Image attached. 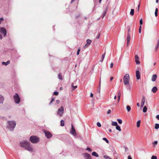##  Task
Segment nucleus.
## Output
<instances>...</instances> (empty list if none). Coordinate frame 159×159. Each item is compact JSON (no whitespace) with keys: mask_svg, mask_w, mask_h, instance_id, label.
<instances>
[{"mask_svg":"<svg viewBox=\"0 0 159 159\" xmlns=\"http://www.w3.org/2000/svg\"><path fill=\"white\" fill-rule=\"evenodd\" d=\"M100 33H99L98 34L96 38H97V39H99L100 38Z\"/></svg>","mask_w":159,"mask_h":159,"instance_id":"nucleus-48","label":"nucleus"},{"mask_svg":"<svg viewBox=\"0 0 159 159\" xmlns=\"http://www.w3.org/2000/svg\"><path fill=\"white\" fill-rule=\"evenodd\" d=\"M102 139L103 140L105 141L107 143H109V141L106 138H104Z\"/></svg>","mask_w":159,"mask_h":159,"instance_id":"nucleus-33","label":"nucleus"},{"mask_svg":"<svg viewBox=\"0 0 159 159\" xmlns=\"http://www.w3.org/2000/svg\"><path fill=\"white\" fill-rule=\"evenodd\" d=\"M13 98L16 103L18 104L20 103V99L17 93H16L13 96Z\"/></svg>","mask_w":159,"mask_h":159,"instance_id":"nucleus-4","label":"nucleus"},{"mask_svg":"<svg viewBox=\"0 0 159 159\" xmlns=\"http://www.w3.org/2000/svg\"><path fill=\"white\" fill-rule=\"evenodd\" d=\"M125 151H128V148H126V147H125Z\"/></svg>","mask_w":159,"mask_h":159,"instance_id":"nucleus-63","label":"nucleus"},{"mask_svg":"<svg viewBox=\"0 0 159 159\" xmlns=\"http://www.w3.org/2000/svg\"><path fill=\"white\" fill-rule=\"evenodd\" d=\"M118 97H120L121 96V92L120 91H119L118 92Z\"/></svg>","mask_w":159,"mask_h":159,"instance_id":"nucleus-39","label":"nucleus"},{"mask_svg":"<svg viewBox=\"0 0 159 159\" xmlns=\"http://www.w3.org/2000/svg\"><path fill=\"white\" fill-rule=\"evenodd\" d=\"M4 20V19L3 18H0V24H1V22L2 21Z\"/></svg>","mask_w":159,"mask_h":159,"instance_id":"nucleus-47","label":"nucleus"},{"mask_svg":"<svg viewBox=\"0 0 159 159\" xmlns=\"http://www.w3.org/2000/svg\"><path fill=\"white\" fill-rule=\"evenodd\" d=\"M155 14L156 16H157L158 15L157 12H155Z\"/></svg>","mask_w":159,"mask_h":159,"instance_id":"nucleus-58","label":"nucleus"},{"mask_svg":"<svg viewBox=\"0 0 159 159\" xmlns=\"http://www.w3.org/2000/svg\"><path fill=\"white\" fill-rule=\"evenodd\" d=\"M144 104V103H141V107H143Z\"/></svg>","mask_w":159,"mask_h":159,"instance_id":"nucleus-53","label":"nucleus"},{"mask_svg":"<svg viewBox=\"0 0 159 159\" xmlns=\"http://www.w3.org/2000/svg\"><path fill=\"white\" fill-rule=\"evenodd\" d=\"M4 100L3 97L0 94V103H2Z\"/></svg>","mask_w":159,"mask_h":159,"instance_id":"nucleus-14","label":"nucleus"},{"mask_svg":"<svg viewBox=\"0 0 159 159\" xmlns=\"http://www.w3.org/2000/svg\"><path fill=\"white\" fill-rule=\"evenodd\" d=\"M158 89L157 87L156 86L154 87L152 89V91L153 93H155L157 91Z\"/></svg>","mask_w":159,"mask_h":159,"instance_id":"nucleus-13","label":"nucleus"},{"mask_svg":"<svg viewBox=\"0 0 159 159\" xmlns=\"http://www.w3.org/2000/svg\"><path fill=\"white\" fill-rule=\"evenodd\" d=\"M44 132L45 134L46 137L48 139L51 138L52 136V134L49 131H44Z\"/></svg>","mask_w":159,"mask_h":159,"instance_id":"nucleus-7","label":"nucleus"},{"mask_svg":"<svg viewBox=\"0 0 159 159\" xmlns=\"http://www.w3.org/2000/svg\"><path fill=\"white\" fill-rule=\"evenodd\" d=\"M111 112V110H108L107 112V114H109Z\"/></svg>","mask_w":159,"mask_h":159,"instance_id":"nucleus-52","label":"nucleus"},{"mask_svg":"<svg viewBox=\"0 0 159 159\" xmlns=\"http://www.w3.org/2000/svg\"><path fill=\"white\" fill-rule=\"evenodd\" d=\"M58 78L60 80H62V76L61 75V73H59L58 74Z\"/></svg>","mask_w":159,"mask_h":159,"instance_id":"nucleus-32","label":"nucleus"},{"mask_svg":"<svg viewBox=\"0 0 159 159\" xmlns=\"http://www.w3.org/2000/svg\"><path fill=\"white\" fill-rule=\"evenodd\" d=\"M158 142L157 141H155L154 142L152 143V144L154 145V146L157 145V144Z\"/></svg>","mask_w":159,"mask_h":159,"instance_id":"nucleus-34","label":"nucleus"},{"mask_svg":"<svg viewBox=\"0 0 159 159\" xmlns=\"http://www.w3.org/2000/svg\"><path fill=\"white\" fill-rule=\"evenodd\" d=\"M128 159H132V158H131V157L130 156H128Z\"/></svg>","mask_w":159,"mask_h":159,"instance_id":"nucleus-59","label":"nucleus"},{"mask_svg":"<svg viewBox=\"0 0 159 159\" xmlns=\"http://www.w3.org/2000/svg\"><path fill=\"white\" fill-rule=\"evenodd\" d=\"M129 75L128 74H126L124 78V83L125 85L129 84Z\"/></svg>","mask_w":159,"mask_h":159,"instance_id":"nucleus-5","label":"nucleus"},{"mask_svg":"<svg viewBox=\"0 0 159 159\" xmlns=\"http://www.w3.org/2000/svg\"><path fill=\"white\" fill-rule=\"evenodd\" d=\"M158 11V9L157 8H156L155 10V12H157Z\"/></svg>","mask_w":159,"mask_h":159,"instance_id":"nucleus-62","label":"nucleus"},{"mask_svg":"<svg viewBox=\"0 0 159 159\" xmlns=\"http://www.w3.org/2000/svg\"><path fill=\"white\" fill-rule=\"evenodd\" d=\"M54 101V98H52L51 100L49 103V104H51L52 103V102H53Z\"/></svg>","mask_w":159,"mask_h":159,"instance_id":"nucleus-45","label":"nucleus"},{"mask_svg":"<svg viewBox=\"0 0 159 159\" xmlns=\"http://www.w3.org/2000/svg\"><path fill=\"white\" fill-rule=\"evenodd\" d=\"M8 127L10 130L13 129L15 128L16 125V123L15 121H8Z\"/></svg>","mask_w":159,"mask_h":159,"instance_id":"nucleus-2","label":"nucleus"},{"mask_svg":"<svg viewBox=\"0 0 159 159\" xmlns=\"http://www.w3.org/2000/svg\"><path fill=\"white\" fill-rule=\"evenodd\" d=\"M136 76L137 79H138V80L140 78L139 71L138 70H136Z\"/></svg>","mask_w":159,"mask_h":159,"instance_id":"nucleus-11","label":"nucleus"},{"mask_svg":"<svg viewBox=\"0 0 159 159\" xmlns=\"http://www.w3.org/2000/svg\"><path fill=\"white\" fill-rule=\"evenodd\" d=\"M127 41L128 42V43L129 42L130 40V36L129 33H128L127 34Z\"/></svg>","mask_w":159,"mask_h":159,"instance_id":"nucleus-19","label":"nucleus"},{"mask_svg":"<svg viewBox=\"0 0 159 159\" xmlns=\"http://www.w3.org/2000/svg\"><path fill=\"white\" fill-rule=\"evenodd\" d=\"M64 110L63 107L61 106L57 111V115L60 117L62 116L64 113Z\"/></svg>","mask_w":159,"mask_h":159,"instance_id":"nucleus-6","label":"nucleus"},{"mask_svg":"<svg viewBox=\"0 0 159 159\" xmlns=\"http://www.w3.org/2000/svg\"><path fill=\"white\" fill-rule=\"evenodd\" d=\"M2 39V35L0 34V39Z\"/></svg>","mask_w":159,"mask_h":159,"instance_id":"nucleus-64","label":"nucleus"},{"mask_svg":"<svg viewBox=\"0 0 159 159\" xmlns=\"http://www.w3.org/2000/svg\"><path fill=\"white\" fill-rule=\"evenodd\" d=\"M116 129L119 131H120L121 130L120 127L118 125L116 127Z\"/></svg>","mask_w":159,"mask_h":159,"instance_id":"nucleus-23","label":"nucleus"},{"mask_svg":"<svg viewBox=\"0 0 159 159\" xmlns=\"http://www.w3.org/2000/svg\"><path fill=\"white\" fill-rule=\"evenodd\" d=\"M100 87H101V81H100V82H99V89H98V90H99V93H100Z\"/></svg>","mask_w":159,"mask_h":159,"instance_id":"nucleus-43","label":"nucleus"},{"mask_svg":"<svg viewBox=\"0 0 159 159\" xmlns=\"http://www.w3.org/2000/svg\"><path fill=\"white\" fill-rule=\"evenodd\" d=\"M89 45H88V44L86 43V44L84 46V48H87Z\"/></svg>","mask_w":159,"mask_h":159,"instance_id":"nucleus-46","label":"nucleus"},{"mask_svg":"<svg viewBox=\"0 0 159 159\" xmlns=\"http://www.w3.org/2000/svg\"><path fill=\"white\" fill-rule=\"evenodd\" d=\"M86 42H87V43L88 44V45H89L91 43L92 41L89 39H88L87 40Z\"/></svg>","mask_w":159,"mask_h":159,"instance_id":"nucleus-25","label":"nucleus"},{"mask_svg":"<svg viewBox=\"0 0 159 159\" xmlns=\"http://www.w3.org/2000/svg\"><path fill=\"white\" fill-rule=\"evenodd\" d=\"M126 109L128 112H129L131 110V107L130 106H127L126 107Z\"/></svg>","mask_w":159,"mask_h":159,"instance_id":"nucleus-30","label":"nucleus"},{"mask_svg":"<svg viewBox=\"0 0 159 159\" xmlns=\"http://www.w3.org/2000/svg\"><path fill=\"white\" fill-rule=\"evenodd\" d=\"M134 9H131L130 11V14L131 16H133L134 15Z\"/></svg>","mask_w":159,"mask_h":159,"instance_id":"nucleus-20","label":"nucleus"},{"mask_svg":"<svg viewBox=\"0 0 159 159\" xmlns=\"http://www.w3.org/2000/svg\"><path fill=\"white\" fill-rule=\"evenodd\" d=\"M140 120H139L137 122V127H139L140 126Z\"/></svg>","mask_w":159,"mask_h":159,"instance_id":"nucleus-26","label":"nucleus"},{"mask_svg":"<svg viewBox=\"0 0 159 159\" xmlns=\"http://www.w3.org/2000/svg\"><path fill=\"white\" fill-rule=\"evenodd\" d=\"M113 64L112 63H111L110 64V67L111 68H112L113 66Z\"/></svg>","mask_w":159,"mask_h":159,"instance_id":"nucleus-54","label":"nucleus"},{"mask_svg":"<svg viewBox=\"0 0 159 159\" xmlns=\"http://www.w3.org/2000/svg\"><path fill=\"white\" fill-rule=\"evenodd\" d=\"M157 157L155 156H152L151 157V159H157Z\"/></svg>","mask_w":159,"mask_h":159,"instance_id":"nucleus-38","label":"nucleus"},{"mask_svg":"<svg viewBox=\"0 0 159 159\" xmlns=\"http://www.w3.org/2000/svg\"><path fill=\"white\" fill-rule=\"evenodd\" d=\"M10 63V61H8L6 62H5L4 61H3L2 62V64L3 65H5V66H7Z\"/></svg>","mask_w":159,"mask_h":159,"instance_id":"nucleus-16","label":"nucleus"},{"mask_svg":"<svg viewBox=\"0 0 159 159\" xmlns=\"http://www.w3.org/2000/svg\"><path fill=\"white\" fill-rule=\"evenodd\" d=\"M90 96L91 97H93V94L92 93H91Z\"/></svg>","mask_w":159,"mask_h":159,"instance_id":"nucleus-60","label":"nucleus"},{"mask_svg":"<svg viewBox=\"0 0 159 159\" xmlns=\"http://www.w3.org/2000/svg\"><path fill=\"white\" fill-rule=\"evenodd\" d=\"M0 32L1 34H2L4 36H5L6 35V30L3 27H1L0 29Z\"/></svg>","mask_w":159,"mask_h":159,"instance_id":"nucleus-9","label":"nucleus"},{"mask_svg":"<svg viewBox=\"0 0 159 159\" xmlns=\"http://www.w3.org/2000/svg\"><path fill=\"white\" fill-rule=\"evenodd\" d=\"M139 56L137 55H136L135 56V60L139 59Z\"/></svg>","mask_w":159,"mask_h":159,"instance_id":"nucleus-49","label":"nucleus"},{"mask_svg":"<svg viewBox=\"0 0 159 159\" xmlns=\"http://www.w3.org/2000/svg\"><path fill=\"white\" fill-rule=\"evenodd\" d=\"M107 10H105L104 11H103V14L102 15V18H103L105 16V15L106 13H107Z\"/></svg>","mask_w":159,"mask_h":159,"instance_id":"nucleus-22","label":"nucleus"},{"mask_svg":"<svg viewBox=\"0 0 159 159\" xmlns=\"http://www.w3.org/2000/svg\"><path fill=\"white\" fill-rule=\"evenodd\" d=\"M155 128L156 129H157L159 128V124H156L155 125Z\"/></svg>","mask_w":159,"mask_h":159,"instance_id":"nucleus-29","label":"nucleus"},{"mask_svg":"<svg viewBox=\"0 0 159 159\" xmlns=\"http://www.w3.org/2000/svg\"><path fill=\"white\" fill-rule=\"evenodd\" d=\"M135 62L137 65H139L140 63V62L138 59L135 60Z\"/></svg>","mask_w":159,"mask_h":159,"instance_id":"nucleus-36","label":"nucleus"},{"mask_svg":"<svg viewBox=\"0 0 159 159\" xmlns=\"http://www.w3.org/2000/svg\"><path fill=\"white\" fill-rule=\"evenodd\" d=\"M30 140L32 143H36L39 141V139L36 136H31L30 138Z\"/></svg>","mask_w":159,"mask_h":159,"instance_id":"nucleus-3","label":"nucleus"},{"mask_svg":"<svg viewBox=\"0 0 159 159\" xmlns=\"http://www.w3.org/2000/svg\"><path fill=\"white\" fill-rule=\"evenodd\" d=\"M86 150H88L89 151H91V149L89 148H87L86 149Z\"/></svg>","mask_w":159,"mask_h":159,"instance_id":"nucleus-50","label":"nucleus"},{"mask_svg":"<svg viewBox=\"0 0 159 159\" xmlns=\"http://www.w3.org/2000/svg\"><path fill=\"white\" fill-rule=\"evenodd\" d=\"M159 46V39L158 40L157 45L155 47V51L157 52Z\"/></svg>","mask_w":159,"mask_h":159,"instance_id":"nucleus-15","label":"nucleus"},{"mask_svg":"<svg viewBox=\"0 0 159 159\" xmlns=\"http://www.w3.org/2000/svg\"><path fill=\"white\" fill-rule=\"evenodd\" d=\"M156 118L158 120H159V115H157L156 116Z\"/></svg>","mask_w":159,"mask_h":159,"instance_id":"nucleus-57","label":"nucleus"},{"mask_svg":"<svg viewBox=\"0 0 159 159\" xmlns=\"http://www.w3.org/2000/svg\"><path fill=\"white\" fill-rule=\"evenodd\" d=\"M113 79V77H111V78H110V80L111 81H112V80Z\"/></svg>","mask_w":159,"mask_h":159,"instance_id":"nucleus-61","label":"nucleus"},{"mask_svg":"<svg viewBox=\"0 0 159 159\" xmlns=\"http://www.w3.org/2000/svg\"><path fill=\"white\" fill-rule=\"evenodd\" d=\"M111 125L113 126H116L118 125V124L116 122L112 121V122Z\"/></svg>","mask_w":159,"mask_h":159,"instance_id":"nucleus-24","label":"nucleus"},{"mask_svg":"<svg viewBox=\"0 0 159 159\" xmlns=\"http://www.w3.org/2000/svg\"><path fill=\"white\" fill-rule=\"evenodd\" d=\"M71 130L70 131V133L72 134L73 136H75L76 135V132L75 131V130L72 124H71Z\"/></svg>","mask_w":159,"mask_h":159,"instance_id":"nucleus-8","label":"nucleus"},{"mask_svg":"<svg viewBox=\"0 0 159 159\" xmlns=\"http://www.w3.org/2000/svg\"><path fill=\"white\" fill-rule=\"evenodd\" d=\"M71 86L72 87V89L73 90H75L77 88V85L74 86V83H72L71 84Z\"/></svg>","mask_w":159,"mask_h":159,"instance_id":"nucleus-21","label":"nucleus"},{"mask_svg":"<svg viewBox=\"0 0 159 159\" xmlns=\"http://www.w3.org/2000/svg\"><path fill=\"white\" fill-rule=\"evenodd\" d=\"M140 24V25H141L143 24V21L142 19H141L139 21Z\"/></svg>","mask_w":159,"mask_h":159,"instance_id":"nucleus-44","label":"nucleus"},{"mask_svg":"<svg viewBox=\"0 0 159 159\" xmlns=\"http://www.w3.org/2000/svg\"><path fill=\"white\" fill-rule=\"evenodd\" d=\"M117 120L119 123L120 124H122V120L121 119H118Z\"/></svg>","mask_w":159,"mask_h":159,"instance_id":"nucleus-37","label":"nucleus"},{"mask_svg":"<svg viewBox=\"0 0 159 159\" xmlns=\"http://www.w3.org/2000/svg\"><path fill=\"white\" fill-rule=\"evenodd\" d=\"M61 123V126H63L64 125V121L63 120H61L60 122Z\"/></svg>","mask_w":159,"mask_h":159,"instance_id":"nucleus-27","label":"nucleus"},{"mask_svg":"<svg viewBox=\"0 0 159 159\" xmlns=\"http://www.w3.org/2000/svg\"><path fill=\"white\" fill-rule=\"evenodd\" d=\"M105 52L102 55L100 61H101V62H102L103 61V60L105 58Z\"/></svg>","mask_w":159,"mask_h":159,"instance_id":"nucleus-17","label":"nucleus"},{"mask_svg":"<svg viewBox=\"0 0 159 159\" xmlns=\"http://www.w3.org/2000/svg\"><path fill=\"white\" fill-rule=\"evenodd\" d=\"M103 157L104 158L106 159H110V158L109 157H108V156H106V155H104L103 156Z\"/></svg>","mask_w":159,"mask_h":159,"instance_id":"nucleus-35","label":"nucleus"},{"mask_svg":"<svg viewBox=\"0 0 159 159\" xmlns=\"http://www.w3.org/2000/svg\"><path fill=\"white\" fill-rule=\"evenodd\" d=\"M59 93L58 92H55L53 93V95H57Z\"/></svg>","mask_w":159,"mask_h":159,"instance_id":"nucleus-41","label":"nucleus"},{"mask_svg":"<svg viewBox=\"0 0 159 159\" xmlns=\"http://www.w3.org/2000/svg\"><path fill=\"white\" fill-rule=\"evenodd\" d=\"M84 157L85 159H92L90 155L87 153L84 154Z\"/></svg>","mask_w":159,"mask_h":159,"instance_id":"nucleus-10","label":"nucleus"},{"mask_svg":"<svg viewBox=\"0 0 159 159\" xmlns=\"http://www.w3.org/2000/svg\"><path fill=\"white\" fill-rule=\"evenodd\" d=\"M142 26L141 25H140L139 27V33H141V30Z\"/></svg>","mask_w":159,"mask_h":159,"instance_id":"nucleus-42","label":"nucleus"},{"mask_svg":"<svg viewBox=\"0 0 159 159\" xmlns=\"http://www.w3.org/2000/svg\"><path fill=\"white\" fill-rule=\"evenodd\" d=\"M145 101V97L144 96H143L142 98L141 102L144 103Z\"/></svg>","mask_w":159,"mask_h":159,"instance_id":"nucleus-31","label":"nucleus"},{"mask_svg":"<svg viewBox=\"0 0 159 159\" xmlns=\"http://www.w3.org/2000/svg\"><path fill=\"white\" fill-rule=\"evenodd\" d=\"M56 102L57 104H59L60 102V101L59 100H57L56 101Z\"/></svg>","mask_w":159,"mask_h":159,"instance_id":"nucleus-56","label":"nucleus"},{"mask_svg":"<svg viewBox=\"0 0 159 159\" xmlns=\"http://www.w3.org/2000/svg\"><path fill=\"white\" fill-rule=\"evenodd\" d=\"M80 48H79L77 52V55H78L79 54V52H80Z\"/></svg>","mask_w":159,"mask_h":159,"instance_id":"nucleus-51","label":"nucleus"},{"mask_svg":"<svg viewBox=\"0 0 159 159\" xmlns=\"http://www.w3.org/2000/svg\"><path fill=\"white\" fill-rule=\"evenodd\" d=\"M157 77V76L156 74L153 75L152 77V81H155L156 80Z\"/></svg>","mask_w":159,"mask_h":159,"instance_id":"nucleus-12","label":"nucleus"},{"mask_svg":"<svg viewBox=\"0 0 159 159\" xmlns=\"http://www.w3.org/2000/svg\"><path fill=\"white\" fill-rule=\"evenodd\" d=\"M147 108L146 106H144L143 109V111L144 112H146L147 111Z\"/></svg>","mask_w":159,"mask_h":159,"instance_id":"nucleus-28","label":"nucleus"},{"mask_svg":"<svg viewBox=\"0 0 159 159\" xmlns=\"http://www.w3.org/2000/svg\"><path fill=\"white\" fill-rule=\"evenodd\" d=\"M92 155L97 157H99L98 154L95 152H93L92 153Z\"/></svg>","mask_w":159,"mask_h":159,"instance_id":"nucleus-18","label":"nucleus"},{"mask_svg":"<svg viewBox=\"0 0 159 159\" xmlns=\"http://www.w3.org/2000/svg\"><path fill=\"white\" fill-rule=\"evenodd\" d=\"M120 97H118V98H117V101H118V102H119V101H120Z\"/></svg>","mask_w":159,"mask_h":159,"instance_id":"nucleus-55","label":"nucleus"},{"mask_svg":"<svg viewBox=\"0 0 159 159\" xmlns=\"http://www.w3.org/2000/svg\"><path fill=\"white\" fill-rule=\"evenodd\" d=\"M97 125L99 127H101V124L99 122L97 123Z\"/></svg>","mask_w":159,"mask_h":159,"instance_id":"nucleus-40","label":"nucleus"},{"mask_svg":"<svg viewBox=\"0 0 159 159\" xmlns=\"http://www.w3.org/2000/svg\"><path fill=\"white\" fill-rule=\"evenodd\" d=\"M20 145L21 147L24 148L26 150L32 152L33 148L32 146L30 145L29 142L27 141H24L20 143Z\"/></svg>","mask_w":159,"mask_h":159,"instance_id":"nucleus-1","label":"nucleus"}]
</instances>
